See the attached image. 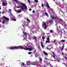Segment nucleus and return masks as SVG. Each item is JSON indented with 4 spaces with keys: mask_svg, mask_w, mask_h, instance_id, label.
Masks as SVG:
<instances>
[{
    "mask_svg": "<svg viewBox=\"0 0 67 67\" xmlns=\"http://www.w3.org/2000/svg\"><path fill=\"white\" fill-rule=\"evenodd\" d=\"M14 1H16V3H18L19 4H21L22 6L21 7V9H22L23 10H24V9L23 8V7L24 8L26 9V10H27V6L25 4L21 2H19V1H17V0H13Z\"/></svg>",
    "mask_w": 67,
    "mask_h": 67,
    "instance_id": "f257e3e1",
    "label": "nucleus"
},
{
    "mask_svg": "<svg viewBox=\"0 0 67 67\" xmlns=\"http://www.w3.org/2000/svg\"><path fill=\"white\" fill-rule=\"evenodd\" d=\"M9 49H20H20H24V48L23 46H14V47L12 46L10 48H9Z\"/></svg>",
    "mask_w": 67,
    "mask_h": 67,
    "instance_id": "f03ea898",
    "label": "nucleus"
},
{
    "mask_svg": "<svg viewBox=\"0 0 67 67\" xmlns=\"http://www.w3.org/2000/svg\"><path fill=\"white\" fill-rule=\"evenodd\" d=\"M9 49H20H20H24V48L23 46H14V47L12 46L10 48H9Z\"/></svg>",
    "mask_w": 67,
    "mask_h": 67,
    "instance_id": "7ed1b4c3",
    "label": "nucleus"
},
{
    "mask_svg": "<svg viewBox=\"0 0 67 67\" xmlns=\"http://www.w3.org/2000/svg\"><path fill=\"white\" fill-rule=\"evenodd\" d=\"M25 50H29V51H33V49H34L33 48H25L24 49Z\"/></svg>",
    "mask_w": 67,
    "mask_h": 67,
    "instance_id": "20e7f679",
    "label": "nucleus"
},
{
    "mask_svg": "<svg viewBox=\"0 0 67 67\" xmlns=\"http://www.w3.org/2000/svg\"><path fill=\"white\" fill-rule=\"evenodd\" d=\"M46 23H44L43 24H42V26H43V25L44 26V25H45L44 27V30H46V29H47V25L46 24Z\"/></svg>",
    "mask_w": 67,
    "mask_h": 67,
    "instance_id": "39448f33",
    "label": "nucleus"
},
{
    "mask_svg": "<svg viewBox=\"0 0 67 67\" xmlns=\"http://www.w3.org/2000/svg\"><path fill=\"white\" fill-rule=\"evenodd\" d=\"M3 18L5 20H9V18H7L4 16H3Z\"/></svg>",
    "mask_w": 67,
    "mask_h": 67,
    "instance_id": "423d86ee",
    "label": "nucleus"
},
{
    "mask_svg": "<svg viewBox=\"0 0 67 67\" xmlns=\"http://www.w3.org/2000/svg\"><path fill=\"white\" fill-rule=\"evenodd\" d=\"M46 5L47 7L48 8H50V7H49V5L48 4V3L47 2H46Z\"/></svg>",
    "mask_w": 67,
    "mask_h": 67,
    "instance_id": "0eeeda50",
    "label": "nucleus"
},
{
    "mask_svg": "<svg viewBox=\"0 0 67 67\" xmlns=\"http://www.w3.org/2000/svg\"><path fill=\"white\" fill-rule=\"evenodd\" d=\"M64 44H63V46L61 48V52H62L63 49H64Z\"/></svg>",
    "mask_w": 67,
    "mask_h": 67,
    "instance_id": "6e6552de",
    "label": "nucleus"
},
{
    "mask_svg": "<svg viewBox=\"0 0 67 67\" xmlns=\"http://www.w3.org/2000/svg\"><path fill=\"white\" fill-rule=\"evenodd\" d=\"M43 53L45 55H46L47 56H48V54L47 53L45 52V51H44L43 52Z\"/></svg>",
    "mask_w": 67,
    "mask_h": 67,
    "instance_id": "1a4fd4ad",
    "label": "nucleus"
},
{
    "mask_svg": "<svg viewBox=\"0 0 67 67\" xmlns=\"http://www.w3.org/2000/svg\"><path fill=\"white\" fill-rule=\"evenodd\" d=\"M21 11H22L20 9H19V10H18L16 11V12L18 13H20V12H21Z\"/></svg>",
    "mask_w": 67,
    "mask_h": 67,
    "instance_id": "9d476101",
    "label": "nucleus"
},
{
    "mask_svg": "<svg viewBox=\"0 0 67 67\" xmlns=\"http://www.w3.org/2000/svg\"><path fill=\"white\" fill-rule=\"evenodd\" d=\"M2 5L3 6H6V4L3 2L2 3Z\"/></svg>",
    "mask_w": 67,
    "mask_h": 67,
    "instance_id": "9b49d317",
    "label": "nucleus"
},
{
    "mask_svg": "<svg viewBox=\"0 0 67 67\" xmlns=\"http://www.w3.org/2000/svg\"><path fill=\"white\" fill-rule=\"evenodd\" d=\"M24 31L23 32V34H24V35H27V32H24Z\"/></svg>",
    "mask_w": 67,
    "mask_h": 67,
    "instance_id": "f8f14e48",
    "label": "nucleus"
},
{
    "mask_svg": "<svg viewBox=\"0 0 67 67\" xmlns=\"http://www.w3.org/2000/svg\"><path fill=\"white\" fill-rule=\"evenodd\" d=\"M44 14H45V15H46L48 16V14L46 12H44Z\"/></svg>",
    "mask_w": 67,
    "mask_h": 67,
    "instance_id": "ddd939ff",
    "label": "nucleus"
},
{
    "mask_svg": "<svg viewBox=\"0 0 67 67\" xmlns=\"http://www.w3.org/2000/svg\"><path fill=\"white\" fill-rule=\"evenodd\" d=\"M46 43H50V41H49L48 40H47L46 41Z\"/></svg>",
    "mask_w": 67,
    "mask_h": 67,
    "instance_id": "4468645a",
    "label": "nucleus"
},
{
    "mask_svg": "<svg viewBox=\"0 0 67 67\" xmlns=\"http://www.w3.org/2000/svg\"><path fill=\"white\" fill-rule=\"evenodd\" d=\"M5 22H6V21L3 20L2 21V24H4L5 23Z\"/></svg>",
    "mask_w": 67,
    "mask_h": 67,
    "instance_id": "2eb2a0df",
    "label": "nucleus"
},
{
    "mask_svg": "<svg viewBox=\"0 0 67 67\" xmlns=\"http://www.w3.org/2000/svg\"><path fill=\"white\" fill-rule=\"evenodd\" d=\"M41 46L42 48H44V46H43V43H42V42H41Z\"/></svg>",
    "mask_w": 67,
    "mask_h": 67,
    "instance_id": "dca6fc26",
    "label": "nucleus"
},
{
    "mask_svg": "<svg viewBox=\"0 0 67 67\" xmlns=\"http://www.w3.org/2000/svg\"><path fill=\"white\" fill-rule=\"evenodd\" d=\"M61 42H63V43H65V40H62Z\"/></svg>",
    "mask_w": 67,
    "mask_h": 67,
    "instance_id": "f3484780",
    "label": "nucleus"
},
{
    "mask_svg": "<svg viewBox=\"0 0 67 67\" xmlns=\"http://www.w3.org/2000/svg\"><path fill=\"white\" fill-rule=\"evenodd\" d=\"M53 21V20H50L49 21V23H51Z\"/></svg>",
    "mask_w": 67,
    "mask_h": 67,
    "instance_id": "a211bd4d",
    "label": "nucleus"
},
{
    "mask_svg": "<svg viewBox=\"0 0 67 67\" xmlns=\"http://www.w3.org/2000/svg\"><path fill=\"white\" fill-rule=\"evenodd\" d=\"M42 40H44L45 39V37H44V36H42Z\"/></svg>",
    "mask_w": 67,
    "mask_h": 67,
    "instance_id": "6ab92c4d",
    "label": "nucleus"
},
{
    "mask_svg": "<svg viewBox=\"0 0 67 67\" xmlns=\"http://www.w3.org/2000/svg\"><path fill=\"white\" fill-rule=\"evenodd\" d=\"M47 49H48V50H51V48H49L48 47H46Z\"/></svg>",
    "mask_w": 67,
    "mask_h": 67,
    "instance_id": "aec40b11",
    "label": "nucleus"
},
{
    "mask_svg": "<svg viewBox=\"0 0 67 67\" xmlns=\"http://www.w3.org/2000/svg\"><path fill=\"white\" fill-rule=\"evenodd\" d=\"M40 58V62H42V59L41 58V57H39Z\"/></svg>",
    "mask_w": 67,
    "mask_h": 67,
    "instance_id": "412c9836",
    "label": "nucleus"
},
{
    "mask_svg": "<svg viewBox=\"0 0 67 67\" xmlns=\"http://www.w3.org/2000/svg\"><path fill=\"white\" fill-rule=\"evenodd\" d=\"M67 26V24H66L65 25V29H66L67 30V28L66 27Z\"/></svg>",
    "mask_w": 67,
    "mask_h": 67,
    "instance_id": "4be33fe9",
    "label": "nucleus"
},
{
    "mask_svg": "<svg viewBox=\"0 0 67 67\" xmlns=\"http://www.w3.org/2000/svg\"><path fill=\"white\" fill-rule=\"evenodd\" d=\"M12 20H13L14 21H16V19H15L14 18H13L12 19Z\"/></svg>",
    "mask_w": 67,
    "mask_h": 67,
    "instance_id": "5701e85b",
    "label": "nucleus"
},
{
    "mask_svg": "<svg viewBox=\"0 0 67 67\" xmlns=\"http://www.w3.org/2000/svg\"><path fill=\"white\" fill-rule=\"evenodd\" d=\"M47 41H49V37H47Z\"/></svg>",
    "mask_w": 67,
    "mask_h": 67,
    "instance_id": "b1692460",
    "label": "nucleus"
},
{
    "mask_svg": "<svg viewBox=\"0 0 67 67\" xmlns=\"http://www.w3.org/2000/svg\"><path fill=\"white\" fill-rule=\"evenodd\" d=\"M50 32L51 33H53V31L52 30H51L50 31Z\"/></svg>",
    "mask_w": 67,
    "mask_h": 67,
    "instance_id": "393cba45",
    "label": "nucleus"
},
{
    "mask_svg": "<svg viewBox=\"0 0 67 67\" xmlns=\"http://www.w3.org/2000/svg\"><path fill=\"white\" fill-rule=\"evenodd\" d=\"M51 19H54V16H51Z\"/></svg>",
    "mask_w": 67,
    "mask_h": 67,
    "instance_id": "a878e982",
    "label": "nucleus"
},
{
    "mask_svg": "<svg viewBox=\"0 0 67 67\" xmlns=\"http://www.w3.org/2000/svg\"><path fill=\"white\" fill-rule=\"evenodd\" d=\"M26 20H27V21H28L29 22H30V20L28 18H27Z\"/></svg>",
    "mask_w": 67,
    "mask_h": 67,
    "instance_id": "bb28decb",
    "label": "nucleus"
},
{
    "mask_svg": "<svg viewBox=\"0 0 67 67\" xmlns=\"http://www.w3.org/2000/svg\"><path fill=\"white\" fill-rule=\"evenodd\" d=\"M17 8H18V9H19V8H21V6H18L17 7Z\"/></svg>",
    "mask_w": 67,
    "mask_h": 67,
    "instance_id": "cd10ccee",
    "label": "nucleus"
},
{
    "mask_svg": "<svg viewBox=\"0 0 67 67\" xmlns=\"http://www.w3.org/2000/svg\"><path fill=\"white\" fill-rule=\"evenodd\" d=\"M21 64H22L23 65H24V66H25V64H24V63H23V62H21Z\"/></svg>",
    "mask_w": 67,
    "mask_h": 67,
    "instance_id": "c85d7f7f",
    "label": "nucleus"
},
{
    "mask_svg": "<svg viewBox=\"0 0 67 67\" xmlns=\"http://www.w3.org/2000/svg\"><path fill=\"white\" fill-rule=\"evenodd\" d=\"M51 52H52V53L53 54V55H55V53H54L53 52V51H51Z\"/></svg>",
    "mask_w": 67,
    "mask_h": 67,
    "instance_id": "c756f323",
    "label": "nucleus"
},
{
    "mask_svg": "<svg viewBox=\"0 0 67 67\" xmlns=\"http://www.w3.org/2000/svg\"><path fill=\"white\" fill-rule=\"evenodd\" d=\"M29 54H32V52H28Z\"/></svg>",
    "mask_w": 67,
    "mask_h": 67,
    "instance_id": "7c9ffc66",
    "label": "nucleus"
},
{
    "mask_svg": "<svg viewBox=\"0 0 67 67\" xmlns=\"http://www.w3.org/2000/svg\"><path fill=\"white\" fill-rule=\"evenodd\" d=\"M28 2L29 3H31V2L30 1H29V0H27Z\"/></svg>",
    "mask_w": 67,
    "mask_h": 67,
    "instance_id": "2f4dec72",
    "label": "nucleus"
},
{
    "mask_svg": "<svg viewBox=\"0 0 67 67\" xmlns=\"http://www.w3.org/2000/svg\"><path fill=\"white\" fill-rule=\"evenodd\" d=\"M35 2H38V1H37V0H35Z\"/></svg>",
    "mask_w": 67,
    "mask_h": 67,
    "instance_id": "473e14b6",
    "label": "nucleus"
},
{
    "mask_svg": "<svg viewBox=\"0 0 67 67\" xmlns=\"http://www.w3.org/2000/svg\"><path fill=\"white\" fill-rule=\"evenodd\" d=\"M0 66H2V65H3V64L1 63L0 64Z\"/></svg>",
    "mask_w": 67,
    "mask_h": 67,
    "instance_id": "72a5a7b5",
    "label": "nucleus"
},
{
    "mask_svg": "<svg viewBox=\"0 0 67 67\" xmlns=\"http://www.w3.org/2000/svg\"><path fill=\"white\" fill-rule=\"evenodd\" d=\"M35 10H33L32 11V13H35Z\"/></svg>",
    "mask_w": 67,
    "mask_h": 67,
    "instance_id": "f704fd0d",
    "label": "nucleus"
},
{
    "mask_svg": "<svg viewBox=\"0 0 67 67\" xmlns=\"http://www.w3.org/2000/svg\"><path fill=\"white\" fill-rule=\"evenodd\" d=\"M56 41H57L56 40H54V41H53V42H54V43H55V42H56Z\"/></svg>",
    "mask_w": 67,
    "mask_h": 67,
    "instance_id": "c9c22d12",
    "label": "nucleus"
},
{
    "mask_svg": "<svg viewBox=\"0 0 67 67\" xmlns=\"http://www.w3.org/2000/svg\"><path fill=\"white\" fill-rule=\"evenodd\" d=\"M56 59H57V60H58V61H57V62H59V60H58V59H57V58Z\"/></svg>",
    "mask_w": 67,
    "mask_h": 67,
    "instance_id": "e433bc0d",
    "label": "nucleus"
},
{
    "mask_svg": "<svg viewBox=\"0 0 67 67\" xmlns=\"http://www.w3.org/2000/svg\"><path fill=\"white\" fill-rule=\"evenodd\" d=\"M59 20L60 21H63V20H62V19H59Z\"/></svg>",
    "mask_w": 67,
    "mask_h": 67,
    "instance_id": "4c0bfd02",
    "label": "nucleus"
},
{
    "mask_svg": "<svg viewBox=\"0 0 67 67\" xmlns=\"http://www.w3.org/2000/svg\"><path fill=\"white\" fill-rule=\"evenodd\" d=\"M36 37H36L35 36H34V39H35V40H36Z\"/></svg>",
    "mask_w": 67,
    "mask_h": 67,
    "instance_id": "58836bf2",
    "label": "nucleus"
},
{
    "mask_svg": "<svg viewBox=\"0 0 67 67\" xmlns=\"http://www.w3.org/2000/svg\"><path fill=\"white\" fill-rule=\"evenodd\" d=\"M52 56L53 57H54V59H55V56H54V55H52Z\"/></svg>",
    "mask_w": 67,
    "mask_h": 67,
    "instance_id": "ea45409f",
    "label": "nucleus"
},
{
    "mask_svg": "<svg viewBox=\"0 0 67 67\" xmlns=\"http://www.w3.org/2000/svg\"><path fill=\"white\" fill-rule=\"evenodd\" d=\"M42 8H43V7H44L43 6V4H42Z\"/></svg>",
    "mask_w": 67,
    "mask_h": 67,
    "instance_id": "a19ab883",
    "label": "nucleus"
},
{
    "mask_svg": "<svg viewBox=\"0 0 67 67\" xmlns=\"http://www.w3.org/2000/svg\"><path fill=\"white\" fill-rule=\"evenodd\" d=\"M8 10H9V11H11L12 10H11V9H8Z\"/></svg>",
    "mask_w": 67,
    "mask_h": 67,
    "instance_id": "79ce46f5",
    "label": "nucleus"
},
{
    "mask_svg": "<svg viewBox=\"0 0 67 67\" xmlns=\"http://www.w3.org/2000/svg\"><path fill=\"white\" fill-rule=\"evenodd\" d=\"M29 10L30 11H31V10H32V9L30 8L29 9Z\"/></svg>",
    "mask_w": 67,
    "mask_h": 67,
    "instance_id": "37998d69",
    "label": "nucleus"
},
{
    "mask_svg": "<svg viewBox=\"0 0 67 67\" xmlns=\"http://www.w3.org/2000/svg\"><path fill=\"white\" fill-rule=\"evenodd\" d=\"M26 38H24L23 39V40H26Z\"/></svg>",
    "mask_w": 67,
    "mask_h": 67,
    "instance_id": "c03bdc74",
    "label": "nucleus"
},
{
    "mask_svg": "<svg viewBox=\"0 0 67 67\" xmlns=\"http://www.w3.org/2000/svg\"><path fill=\"white\" fill-rule=\"evenodd\" d=\"M62 54L63 55H64V53L63 52H62Z\"/></svg>",
    "mask_w": 67,
    "mask_h": 67,
    "instance_id": "a18cd8bd",
    "label": "nucleus"
},
{
    "mask_svg": "<svg viewBox=\"0 0 67 67\" xmlns=\"http://www.w3.org/2000/svg\"><path fill=\"white\" fill-rule=\"evenodd\" d=\"M65 58L66 59V60H67V58L66 57H65Z\"/></svg>",
    "mask_w": 67,
    "mask_h": 67,
    "instance_id": "49530a36",
    "label": "nucleus"
},
{
    "mask_svg": "<svg viewBox=\"0 0 67 67\" xmlns=\"http://www.w3.org/2000/svg\"><path fill=\"white\" fill-rule=\"evenodd\" d=\"M45 59H47V58H44Z\"/></svg>",
    "mask_w": 67,
    "mask_h": 67,
    "instance_id": "de8ad7c7",
    "label": "nucleus"
},
{
    "mask_svg": "<svg viewBox=\"0 0 67 67\" xmlns=\"http://www.w3.org/2000/svg\"><path fill=\"white\" fill-rule=\"evenodd\" d=\"M1 24H0V28H1Z\"/></svg>",
    "mask_w": 67,
    "mask_h": 67,
    "instance_id": "09e8293b",
    "label": "nucleus"
},
{
    "mask_svg": "<svg viewBox=\"0 0 67 67\" xmlns=\"http://www.w3.org/2000/svg\"><path fill=\"white\" fill-rule=\"evenodd\" d=\"M0 10H1V6L0 5Z\"/></svg>",
    "mask_w": 67,
    "mask_h": 67,
    "instance_id": "8fccbe9b",
    "label": "nucleus"
},
{
    "mask_svg": "<svg viewBox=\"0 0 67 67\" xmlns=\"http://www.w3.org/2000/svg\"><path fill=\"white\" fill-rule=\"evenodd\" d=\"M51 10L52 11H53V9H51Z\"/></svg>",
    "mask_w": 67,
    "mask_h": 67,
    "instance_id": "3c124183",
    "label": "nucleus"
},
{
    "mask_svg": "<svg viewBox=\"0 0 67 67\" xmlns=\"http://www.w3.org/2000/svg\"><path fill=\"white\" fill-rule=\"evenodd\" d=\"M57 30H58V28L57 27Z\"/></svg>",
    "mask_w": 67,
    "mask_h": 67,
    "instance_id": "603ef678",
    "label": "nucleus"
},
{
    "mask_svg": "<svg viewBox=\"0 0 67 67\" xmlns=\"http://www.w3.org/2000/svg\"><path fill=\"white\" fill-rule=\"evenodd\" d=\"M59 27L60 29V26H59Z\"/></svg>",
    "mask_w": 67,
    "mask_h": 67,
    "instance_id": "864d4df0",
    "label": "nucleus"
},
{
    "mask_svg": "<svg viewBox=\"0 0 67 67\" xmlns=\"http://www.w3.org/2000/svg\"><path fill=\"white\" fill-rule=\"evenodd\" d=\"M61 47L60 46L59 47V48L60 49Z\"/></svg>",
    "mask_w": 67,
    "mask_h": 67,
    "instance_id": "5fc2aeb1",
    "label": "nucleus"
},
{
    "mask_svg": "<svg viewBox=\"0 0 67 67\" xmlns=\"http://www.w3.org/2000/svg\"><path fill=\"white\" fill-rule=\"evenodd\" d=\"M2 14H4L3 12H2Z\"/></svg>",
    "mask_w": 67,
    "mask_h": 67,
    "instance_id": "6e6d98bb",
    "label": "nucleus"
},
{
    "mask_svg": "<svg viewBox=\"0 0 67 67\" xmlns=\"http://www.w3.org/2000/svg\"><path fill=\"white\" fill-rule=\"evenodd\" d=\"M2 20H3V18H2Z\"/></svg>",
    "mask_w": 67,
    "mask_h": 67,
    "instance_id": "4d7b16f0",
    "label": "nucleus"
},
{
    "mask_svg": "<svg viewBox=\"0 0 67 67\" xmlns=\"http://www.w3.org/2000/svg\"><path fill=\"white\" fill-rule=\"evenodd\" d=\"M27 62H29V61H27Z\"/></svg>",
    "mask_w": 67,
    "mask_h": 67,
    "instance_id": "13d9d810",
    "label": "nucleus"
},
{
    "mask_svg": "<svg viewBox=\"0 0 67 67\" xmlns=\"http://www.w3.org/2000/svg\"><path fill=\"white\" fill-rule=\"evenodd\" d=\"M57 18H56V17H55V19H56Z\"/></svg>",
    "mask_w": 67,
    "mask_h": 67,
    "instance_id": "bf43d9fd",
    "label": "nucleus"
},
{
    "mask_svg": "<svg viewBox=\"0 0 67 67\" xmlns=\"http://www.w3.org/2000/svg\"><path fill=\"white\" fill-rule=\"evenodd\" d=\"M64 34L66 35V34Z\"/></svg>",
    "mask_w": 67,
    "mask_h": 67,
    "instance_id": "052dcab7",
    "label": "nucleus"
},
{
    "mask_svg": "<svg viewBox=\"0 0 67 67\" xmlns=\"http://www.w3.org/2000/svg\"><path fill=\"white\" fill-rule=\"evenodd\" d=\"M0 22H1V20H0Z\"/></svg>",
    "mask_w": 67,
    "mask_h": 67,
    "instance_id": "680f3d73",
    "label": "nucleus"
},
{
    "mask_svg": "<svg viewBox=\"0 0 67 67\" xmlns=\"http://www.w3.org/2000/svg\"><path fill=\"white\" fill-rule=\"evenodd\" d=\"M1 12H0V14H1Z\"/></svg>",
    "mask_w": 67,
    "mask_h": 67,
    "instance_id": "e2e57ef3",
    "label": "nucleus"
},
{
    "mask_svg": "<svg viewBox=\"0 0 67 67\" xmlns=\"http://www.w3.org/2000/svg\"><path fill=\"white\" fill-rule=\"evenodd\" d=\"M31 56H32V55H31Z\"/></svg>",
    "mask_w": 67,
    "mask_h": 67,
    "instance_id": "0e129e2a",
    "label": "nucleus"
},
{
    "mask_svg": "<svg viewBox=\"0 0 67 67\" xmlns=\"http://www.w3.org/2000/svg\"><path fill=\"white\" fill-rule=\"evenodd\" d=\"M65 33H66V31H65Z\"/></svg>",
    "mask_w": 67,
    "mask_h": 67,
    "instance_id": "69168bd1",
    "label": "nucleus"
},
{
    "mask_svg": "<svg viewBox=\"0 0 67 67\" xmlns=\"http://www.w3.org/2000/svg\"><path fill=\"white\" fill-rule=\"evenodd\" d=\"M5 67H8V66H6Z\"/></svg>",
    "mask_w": 67,
    "mask_h": 67,
    "instance_id": "338daca9",
    "label": "nucleus"
},
{
    "mask_svg": "<svg viewBox=\"0 0 67 67\" xmlns=\"http://www.w3.org/2000/svg\"><path fill=\"white\" fill-rule=\"evenodd\" d=\"M3 64H4V63H3Z\"/></svg>",
    "mask_w": 67,
    "mask_h": 67,
    "instance_id": "774afa93",
    "label": "nucleus"
}]
</instances>
